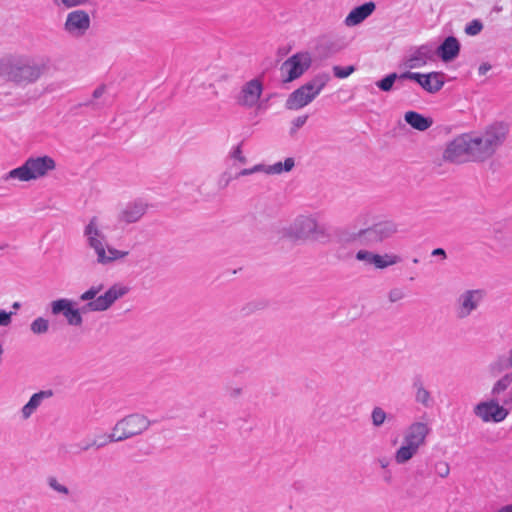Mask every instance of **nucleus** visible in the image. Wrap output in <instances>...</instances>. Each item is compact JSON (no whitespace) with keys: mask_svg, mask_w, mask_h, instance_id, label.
<instances>
[{"mask_svg":"<svg viewBox=\"0 0 512 512\" xmlns=\"http://www.w3.org/2000/svg\"><path fill=\"white\" fill-rule=\"evenodd\" d=\"M432 256H441L443 259H446L447 255L444 249L436 248L432 251Z\"/></svg>","mask_w":512,"mask_h":512,"instance_id":"obj_48","label":"nucleus"},{"mask_svg":"<svg viewBox=\"0 0 512 512\" xmlns=\"http://www.w3.org/2000/svg\"><path fill=\"white\" fill-rule=\"evenodd\" d=\"M512 382V374H506L499 379L493 386L492 394L497 395L505 391Z\"/></svg>","mask_w":512,"mask_h":512,"instance_id":"obj_32","label":"nucleus"},{"mask_svg":"<svg viewBox=\"0 0 512 512\" xmlns=\"http://www.w3.org/2000/svg\"><path fill=\"white\" fill-rule=\"evenodd\" d=\"M55 168L56 162L49 155L29 157L20 167L9 171L3 179H18L22 182H28L46 177Z\"/></svg>","mask_w":512,"mask_h":512,"instance_id":"obj_3","label":"nucleus"},{"mask_svg":"<svg viewBox=\"0 0 512 512\" xmlns=\"http://www.w3.org/2000/svg\"><path fill=\"white\" fill-rule=\"evenodd\" d=\"M498 512H512V504L502 507Z\"/></svg>","mask_w":512,"mask_h":512,"instance_id":"obj_52","label":"nucleus"},{"mask_svg":"<svg viewBox=\"0 0 512 512\" xmlns=\"http://www.w3.org/2000/svg\"><path fill=\"white\" fill-rule=\"evenodd\" d=\"M509 127L503 122H495L479 135L468 134L471 162H484L491 158L504 144Z\"/></svg>","mask_w":512,"mask_h":512,"instance_id":"obj_1","label":"nucleus"},{"mask_svg":"<svg viewBox=\"0 0 512 512\" xmlns=\"http://www.w3.org/2000/svg\"><path fill=\"white\" fill-rule=\"evenodd\" d=\"M14 312H6L5 310H0V326H8L12 322V315Z\"/></svg>","mask_w":512,"mask_h":512,"instance_id":"obj_42","label":"nucleus"},{"mask_svg":"<svg viewBox=\"0 0 512 512\" xmlns=\"http://www.w3.org/2000/svg\"><path fill=\"white\" fill-rule=\"evenodd\" d=\"M492 368L499 371L505 368H512V348L509 350L508 357L506 359H499L497 362L493 363Z\"/></svg>","mask_w":512,"mask_h":512,"instance_id":"obj_37","label":"nucleus"},{"mask_svg":"<svg viewBox=\"0 0 512 512\" xmlns=\"http://www.w3.org/2000/svg\"><path fill=\"white\" fill-rule=\"evenodd\" d=\"M396 80H398L399 83H401L403 81V80H400V74L398 75L397 73H391V74H388L383 79L377 81L376 82V86L381 91L389 92V91L392 90L393 85H394Z\"/></svg>","mask_w":512,"mask_h":512,"instance_id":"obj_27","label":"nucleus"},{"mask_svg":"<svg viewBox=\"0 0 512 512\" xmlns=\"http://www.w3.org/2000/svg\"><path fill=\"white\" fill-rule=\"evenodd\" d=\"M437 55L444 62H450L460 53V42L454 36H448L436 50Z\"/></svg>","mask_w":512,"mask_h":512,"instance_id":"obj_20","label":"nucleus"},{"mask_svg":"<svg viewBox=\"0 0 512 512\" xmlns=\"http://www.w3.org/2000/svg\"><path fill=\"white\" fill-rule=\"evenodd\" d=\"M398 231L397 225L392 221H382L373 226L361 229L354 235V240L360 244L374 247L386 239L391 238Z\"/></svg>","mask_w":512,"mask_h":512,"instance_id":"obj_8","label":"nucleus"},{"mask_svg":"<svg viewBox=\"0 0 512 512\" xmlns=\"http://www.w3.org/2000/svg\"><path fill=\"white\" fill-rule=\"evenodd\" d=\"M436 470L440 477L445 478L449 475L450 468L446 462H439L436 464Z\"/></svg>","mask_w":512,"mask_h":512,"instance_id":"obj_43","label":"nucleus"},{"mask_svg":"<svg viewBox=\"0 0 512 512\" xmlns=\"http://www.w3.org/2000/svg\"><path fill=\"white\" fill-rule=\"evenodd\" d=\"M332 70L336 78L343 79L351 75L356 70V68L353 65L346 67L335 65L333 66Z\"/></svg>","mask_w":512,"mask_h":512,"instance_id":"obj_34","label":"nucleus"},{"mask_svg":"<svg viewBox=\"0 0 512 512\" xmlns=\"http://www.w3.org/2000/svg\"><path fill=\"white\" fill-rule=\"evenodd\" d=\"M311 61V57L307 52L296 53L289 57L281 66V70L287 72V78L284 81L290 82L299 78L309 69Z\"/></svg>","mask_w":512,"mask_h":512,"instance_id":"obj_12","label":"nucleus"},{"mask_svg":"<svg viewBox=\"0 0 512 512\" xmlns=\"http://www.w3.org/2000/svg\"><path fill=\"white\" fill-rule=\"evenodd\" d=\"M386 417L387 415L381 407H375L371 414L372 423L376 427L381 426L384 423Z\"/></svg>","mask_w":512,"mask_h":512,"instance_id":"obj_36","label":"nucleus"},{"mask_svg":"<svg viewBox=\"0 0 512 512\" xmlns=\"http://www.w3.org/2000/svg\"><path fill=\"white\" fill-rule=\"evenodd\" d=\"M251 170H252V174L256 173V172H265L266 173L267 166L264 164H257L254 167H252Z\"/></svg>","mask_w":512,"mask_h":512,"instance_id":"obj_47","label":"nucleus"},{"mask_svg":"<svg viewBox=\"0 0 512 512\" xmlns=\"http://www.w3.org/2000/svg\"><path fill=\"white\" fill-rule=\"evenodd\" d=\"M430 433V428L426 423L415 422L412 423L406 430L404 435V442L420 448L425 444L426 437Z\"/></svg>","mask_w":512,"mask_h":512,"instance_id":"obj_16","label":"nucleus"},{"mask_svg":"<svg viewBox=\"0 0 512 512\" xmlns=\"http://www.w3.org/2000/svg\"><path fill=\"white\" fill-rule=\"evenodd\" d=\"M419 448L403 442V445L395 452L394 458L397 464H404L417 454Z\"/></svg>","mask_w":512,"mask_h":512,"instance_id":"obj_25","label":"nucleus"},{"mask_svg":"<svg viewBox=\"0 0 512 512\" xmlns=\"http://www.w3.org/2000/svg\"><path fill=\"white\" fill-rule=\"evenodd\" d=\"M97 441H98V442H104V438H103V436H100V437L98 438V440H97Z\"/></svg>","mask_w":512,"mask_h":512,"instance_id":"obj_56","label":"nucleus"},{"mask_svg":"<svg viewBox=\"0 0 512 512\" xmlns=\"http://www.w3.org/2000/svg\"><path fill=\"white\" fill-rule=\"evenodd\" d=\"M2 352H3V349H2V345L0 344V356L2 355Z\"/></svg>","mask_w":512,"mask_h":512,"instance_id":"obj_58","label":"nucleus"},{"mask_svg":"<svg viewBox=\"0 0 512 512\" xmlns=\"http://www.w3.org/2000/svg\"><path fill=\"white\" fill-rule=\"evenodd\" d=\"M242 392V389L241 388H234L231 390L230 392V396L232 397H238Z\"/></svg>","mask_w":512,"mask_h":512,"instance_id":"obj_51","label":"nucleus"},{"mask_svg":"<svg viewBox=\"0 0 512 512\" xmlns=\"http://www.w3.org/2000/svg\"><path fill=\"white\" fill-rule=\"evenodd\" d=\"M433 48L431 45L425 44L415 48L406 60L409 68H417L425 65L428 60L433 58Z\"/></svg>","mask_w":512,"mask_h":512,"instance_id":"obj_19","label":"nucleus"},{"mask_svg":"<svg viewBox=\"0 0 512 512\" xmlns=\"http://www.w3.org/2000/svg\"><path fill=\"white\" fill-rule=\"evenodd\" d=\"M262 91V83L258 79H252L242 87L237 97V103L240 106L251 108L259 101Z\"/></svg>","mask_w":512,"mask_h":512,"instance_id":"obj_15","label":"nucleus"},{"mask_svg":"<svg viewBox=\"0 0 512 512\" xmlns=\"http://www.w3.org/2000/svg\"><path fill=\"white\" fill-rule=\"evenodd\" d=\"M103 284L93 285L80 295V300L88 301L82 308V312H100L109 309L113 303L124 296L128 289L124 286L114 284L103 295L97 294L103 290Z\"/></svg>","mask_w":512,"mask_h":512,"instance_id":"obj_4","label":"nucleus"},{"mask_svg":"<svg viewBox=\"0 0 512 512\" xmlns=\"http://www.w3.org/2000/svg\"><path fill=\"white\" fill-rule=\"evenodd\" d=\"M379 463H380L382 468H386L388 466V464H389V461L384 458V459H380Z\"/></svg>","mask_w":512,"mask_h":512,"instance_id":"obj_53","label":"nucleus"},{"mask_svg":"<svg viewBox=\"0 0 512 512\" xmlns=\"http://www.w3.org/2000/svg\"><path fill=\"white\" fill-rule=\"evenodd\" d=\"M483 23L478 20L474 19L465 27V33L470 36L478 35L483 30Z\"/></svg>","mask_w":512,"mask_h":512,"instance_id":"obj_35","label":"nucleus"},{"mask_svg":"<svg viewBox=\"0 0 512 512\" xmlns=\"http://www.w3.org/2000/svg\"><path fill=\"white\" fill-rule=\"evenodd\" d=\"M483 298L481 290H467L459 297L460 309L458 316L465 318L471 314L473 310L478 307L479 302Z\"/></svg>","mask_w":512,"mask_h":512,"instance_id":"obj_17","label":"nucleus"},{"mask_svg":"<svg viewBox=\"0 0 512 512\" xmlns=\"http://www.w3.org/2000/svg\"><path fill=\"white\" fill-rule=\"evenodd\" d=\"M374 253L367 250H359L356 253V259L359 261H365L367 264H371Z\"/></svg>","mask_w":512,"mask_h":512,"instance_id":"obj_39","label":"nucleus"},{"mask_svg":"<svg viewBox=\"0 0 512 512\" xmlns=\"http://www.w3.org/2000/svg\"><path fill=\"white\" fill-rule=\"evenodd\" d=\"M413 387L416 389V394H415L416 401L425 407H429L432 402L431 395H430V392L424 387L420 376H416L414 378Z\"/></svg>","mask_w":512,"mask_h":512,"instance_id":"obj_24","label":"nucleus"},{"mask_svg":"<svg viewBox=\"0 0 512 512\" xmlns=\"http://www.w3.org/2000/svg\"><path fill=\"white\" fill-rule=\"evenodd\" d=\"M252 174V170L251 168H245V169H242L238 174H237V178L239 177H242V176H247V175H251Z\"/></svg>","mask_w":512,"mask_h":512,"instance_id":"obj_50","label":"nucleus"},{"mask_svg":"<svg viewBox=\"0 0 512 512\" xmlns=\"http://www.w3.org/2000/svg\"><path fill=\"white\" fill-rule=\"evenodd\" d=\"M151 422L141 414H131L116 423L113 432L108 435H103L104 442L99 446H105L108 443L120 442L139 435L147 430Z\"/></svg>","mask_w":512,"mask_h":512,"instance_id":"obj_5","label":"nucleus"},{"mask_svg":"<svg viewBox=\"0 0 512 512\" xmlns=\"http://www.w3.org/2000/svg\"><path fill=\"white\" fill-rule=\"evenodd\" d=\"M91 20L85 10H73L67 14L64 30L72 36L81 37L89 30Z\"/></svg>","mask_w":512,"mask_h":512,"instance_id":"obj_13","label":"nucleus"},{"mask_svg":"<svg viewBox=\"0 0 512 512\" xmlns=\"http://www.w3.org/2000/svg\"><path fill=\"white\" fill-rule=\"evenodd\" d=\"M418 262H419V260H418L417 258H414V259H413V263H415V264H416V263H418Z\"/></svg>","mask_w":512,"mask_h":512,"instance_id":"obj_57","label":"nucleus"},{"mask_svg":"<svg viewBox=\"0 0 512 512\" xmlns=\"http://www.w3.org/2000/svg\"><path fill=\"white\" fill-rule=\"evenodd\" d=\"M50 68L49 59L29 60L11 64L7 71L9 80L17 84H29L36 82Z\"/></svg>","mask_w":512,"mask_h":512,"instance_id":"obj_6","label":"nucleus"},{"mask_svg":"<svg viewBox=\"0 0 512 512\" xmlns=\"http://www.w3.org/2000/svg\"><path fill=\"white\" fill-rule=\"evenodd\" d=\"M307 119H308L307 115L298 116L297 118H295L292 122L293 126L291 128L290 133L291 134L295 133L299 128H301L306 123Z\"/></svg>","mask_w":512,"mask_h":512,"instance_id":"obj_40","label":"nucleus"},{"mask_svg":"<svg viewBox=\"0 0 512 512\" xmlns=\"http://www.w3.org/2000/svg\"><path fill=\"white\" fill-rule=\"evenodd\" d=\"M84 235L87 238V243L97 255V263L106 265L118 259L124 258L128 255V251H120L113 247H108L106 250L105 235L98 229L97 217H92L84 229Z\"/></svg>","mask_w":512,"mask_h":512,"instance_id":"obj_2","label":"nucleus"},{"mask_svg":"<svg viewBox=\"0 0 512 512\" xmlns=\"http://www.w3.org/2000/svg\"><path fill=\"white\" fill-rule=\"evenodd\" d=\"M388 297L391 302H397L404 297V293L399 288H393L390 290Z\"/></svg>","mask_w":512,"mask_h":512,"instance_id":"obj_44","label":"nucleus"},{"mask_svg":"<svg viewBox=\"0 0 512 512\" xmlns=\"http://www.w3.org/2000/svg\"><path fill=\"white\" fill-rule=\"evenodd\" d=\"M90 0H53L54 5L57 7H64L66 9L87 5Z\"/></svg>","mask_w":512,"mask_h":512,"instance_id":"obj_33","label":"nucleus"},{"mask_svg":"<svg viewBox=\"0 0 512 512\" xmlns=\"http://www.w3.org/2000/svg\"><path fill=\"white\" fill-rule=\"evenodd\" d=\"M90 104H91V102H90V101H89V102L84 103V105H85V106H89Z\"/></svg>","mask_w":512,"mask_h":512,"instance_id":"obj_59","label":"nucleus"},{"mask_svg":"<svg viewBox=\"0 0 512 512\" xmlns=\"http://www.w3.org/2000/svg\"><path fill=\"white\" fill-rule=\"evenodd\" d=\"M330 77L327 73L316 75L312 80L293 91L286 100L288 110H298L312 102L326 86Z\"/></svg>","mask_w":512,"mask_h":512,"instance_id":"obj_7","label":"nucleus"},{"mask_svg":"<svg viewBox=\"0 0 512 512\" xmlns=\"http://www.w3.org/2000/svg\"><path fill=\"white\" fill-rule=\"evenodd\" d=\"M294 159L289 157L286 158L284 163L277 162L273 165L267 166L266 174H280L283 171L289 172L294 167Z\"/></svg>","mask_w":512,"mask_h":512,"instance_id":"obj_26","label":"nucleus"},{"mask_svg":"<svg viewBox=\"0 0 512 512\" xmlns=\"http://www.w3.org/2000/svg\"><path fill=\"white\" fill-rule=\"evenodd\" d=\"M474 413L484 422L493 421L498 423L507 417L508 410L500 406L496 400H490L478 403L474 407Z\"/></svg>","mask_w":512,"mask_h":512,"instance_id":"obj_14","label":"nucleus"},{"mask_svg":"<svg viewBox=\"0 0 512 512\" xmlns=\"http://www.w3.org/2000/svg\"><path fill=\"white\" fill-rule=\"evenodd\" d=\"M105 89H106V86L105 85H100L99 87H97L94 91H93V98L94 99H98L100 98L104 92H105Z\"/></svg>","mask_w":512,"mask_h":512,"instance_id":"obj_45","label":"nucleus"},{"mask_svg":"<svg viewBox=\"0 0 512 512\" xmlns=\"http://www.w3.org/2000/svg\"><path fill=\"white\" fill-rule=\"evenodd\" d=\"M375 9L376 4L373 1L357 6L346 16L344 23L348 27L356 26L368 18Z\"/></svg>","mask_w":512,"mask_h":512,"instance_id":"obj_18","label":"nucleus"},{"mask_svg":"<svg viewBox=\"0 0 512 512\" xmlns=\"http://www.w3.org/2000/svg\"><path fill=\"white\" fill-rule=\"evenodd\" d=\"M30 328L34 334L46 333L49 329V321L43 317H38L31 323Z\"/></svg>","mask_w":512,"mask_h":512,"instance_id":"obj_30","label":"nucleus"},{"mask_svg":"<svg viewBox=\"0 0 512 512\" xmlns=\"http://www.w3.org/2000/svg\"><path fill=\"white\" fill-rule=\"evenodd\" d=\"M383 257H385V261H390L392 258L399 257V256L395 255V254H385V255H383Z\"/></svg>","mask_w":512,"mask_h":512,"instance_id":"obj_54","label":"nucleus"},{"mask_svg":"<svg viewBox=\"0 0 512 512\" xmlns=\"http://www.w3.org/2000/svg\"><path fill=\"white\" fill-rule=\"evenodd\" d=\"M70 325L80 326L83 322L79 309L73 308L71 305L64 315Z\"/></svg>","mask_w":512,"mask_h":512,"instance_id":"obj_29","label":"nucleus"},{"mask_svg":"<svg viewBox=\"0 0 512 512\" xmlns=\"http://www.w3.org/2000/svg\"><path fill=\"white\" fill-rule=\"evenodd\" d=\"M100 443H101V442H98V441H97V439H96V440H94L93 442L88 443V444H86L85 446H83V447H82V450H83V451H87L88 449H90L91 447H94V446H95L96 448H101L102 446H99V444H100Z\"/></svg>","mask_w":512,"mask_h":512,"instance_id":"obj_49","label":"nucleus"},{"mask_svg":"<svg viewBox=\"0 0 512 512\" xmlns=\"http://www.w3.org/2000/svg\"><path fill=\"white\" fill-rule=\"evenodd\" d=\"M443 76L444 74L441 72H431L424 75L416 72L406 71L400 74V80H414L427 92L436 93L440 91L444 86Z\"/></svg>","mask_w":512,"mask_h":512,"instance_id":"obj_11","label":"nucleus"},{"mask_svg":"<svg viewBox=\"0 0 512 512\" xmlns=\"http://www.w3.org/2000/svg\"><path fill=\"white\" fill-rule=\"evenodd\" d=\"M491 68L492 66L489 63H482L478 68V73L479 75H485L488 71L491 70Z\"/></svg>","mask_w":512,"mask_h":512,"instance_id":"obj_46","label":"nucleus"},{"mask_svg":"<svg viewBox=\"0 0 512 512\" xmlns=\"http://www.w3.org/2000/svg\"><path fill=\"white\" fill-rule=\"evenodd\" d=\"M443 159L456 164L471 162L468 133L459 135L447 145Z\"/></svg>","mask_w":512,"mask_h":512,"instance_id":"obj_10","label":"nucleus"},{"mask_svg":"<svg viewBox=\"0 0 512 512\" xmlns=\"http://www.w3.org/2000/svg\"><path fill=\"white\" fill-rule=\"evenodd\" d=\"M48 484H49V486H50L53 490H55V491H57V492H59V493H62V494H65V495H67V494L69 493L68 488H67L66 486H64V485L60 484V483L57 481V479H56V478H54V477H50V478L48 479Z\"/></svg>","mask_w":512,"mask_h":512,"instance_id":"obj_38","label":"nucleus"},{"mask_svg":"<svg viewBox=\"0 0 512 512\" xmlns=\"http://www.w3.org/2000/svg\"><path fill=\"white\" fill-rule=\"evenodd\" d=\"M290 237L294 239L313 238L319 240L325 237V231L319 227L315 219L311 217L301 216L295 220L289 229Z\"/></svg>","mask_w":512,"mask_h":512,"instance_id":"obj_9","label":"nucleus"},{"mask_svg":"<svg viewBox=\"0 0 512 512\" xmlns=\"http://www.w3.org/2000/svg\"><path fill=\"white\" fill-rule=\"evenodd\" d=\"M401 261H402L401 257H394L390 261H385V257L374 253V256L372 257L371 264L374 265L378 269H385L388 266L395 265Z\"/></svg>","mask_w":512,"mask_h":512,"instance_id":"obj_28","label":"nucleus"},{"mask_svg":"<svg viewBox=\"0 0 512 512\" xmlns=\"http://www.w3.org/2000/svg\"><path fill=\"white\" fill-rule=\"evenodd\" d=\"M71 305V301L68 299H58L51 303V311L52 314L58 315L62 313L65 315L66 311L68 310L69 306Z\"/></svg>","mask_w":512,"mask_h":512,"instance_id":"obj_31","label":"nucleus"},{"mask_svg":"<svg viewBox=\"0 0 512 512\" xmlns=\"http://www.w3.org/2000/svg\"><path fill=\"white\" fill-rule=\"evenodd\" d=\"M53 396L52 390L40 391L33 394L30 400L22 408V416L24 419L29 418L39 407L42 400Z\"/></svg>","mask_w":512,"mask_h":512,"instance_id":"obj_23","label":"nucleus"},{"mask_svg":"<svg viewBox=\"0 0 512 512\" xmlns=\"http://www.w3.org/2000/svg\"><path fill=\"white\" fill-rule=\"evenodd\" d=\"M405 121L414 129L419 131H425L429 129L433 120L430 117H425L422 114L415 111H408L404 115Z\"/></svg>","mask_w":512,"mask_h":512,"instance_id":"obj_22","label":"nucleus"},{"mask_svg":"<svg viewBox=\"0 0 512 512\" xmlns=\"http://www.w3.org/2000/svg\"><path fill=\"white\" fill-rule=\"evenodd\" d=\"M20 306H21V304L19 302H14L13 305H12V308L19 309Z\"/></svg>","mask_w":512,"mask_h":512,"instance_id":"obj_55","label":"nucleus"},{"mask_svg":"<svg viewBox=\"0 0 512 512\" xmlns=\"http://www.w3.org/2000/svg\"><path fill=\"white\" fill-rule=\"evenodd\" d=\"M231 157L233 159L238 160L240 163L245 164L247 162V158L242 154L241 144L236 146L231 152Z\"/></svg>","mask_w":512,"mask_h":512,"instance_id":"obj_41","label":"nucleus"},{"mask_svg":"<svg viewBox=\"0 0 512 512\" xmlns=\"http://www.w3.org/2000/svg\"><path fill=\"white\" fill-rule=\"evenodd\" d=\"M146 213V205L140 202L129 203L120 213L119 220L131 224L141 219Z\"/></svg>","mask_w":512,"mask_h":512,"instance_id":"obj_21","label":"nucleus"}]
</instances>
